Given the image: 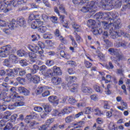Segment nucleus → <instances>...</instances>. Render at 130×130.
<instances>
[{"label": "nucleus", "mask_w": 130, "mask_h": 130, "mask_svg": "<svg viewBox=\"0 0 130 130\" xmlns=\"http://www.w3.org/2000/svg\"><path fill=\"white\" fill-rule=\"evenodd\" d=\"M68 99L67 96H62L58 99V102L60 103H64L66 101H67V100Z\"/></svg>", "instance_id": "3c124183"}, {"label": "nucleus", "mask_w": 130, "mask_h": 130, "mask_svg": "<svg viewBox=\"0 0 130 130\" xmlns=\"http://www.w3.org/2000/svg\"><path fill=\"white\" fill-rule=\"evenodd\" d=\"M42 18L45 22H47L48 20H49L50 17H49L47 15L45 14H43L42 15Z\"/></svg>", "instance_id": "338daca9"}, {"label": "nucleus", "mask_w": 130, "mask_h": 130, "mask_svg": "<svg viewBox=\"0 0 130 130\" xmlns=\"http://www.w3.org/2000/svg\"><path fill=\"white\" fill-rule=\"evenodd\" d=\"M17 25L19 27L25 28L27 27V20L23 17H18L17 18Z\"/></svg>", "instance_id": "9d476101"}, {"label": "nucleus", "mask_w": 130, "mask_h": 130, "mask_svg": "<svg viewBox=\"0 0 130 130\" xmlns=\"http://www.w3.org/2000/svg\"><path fill=\"white\" fill-rule=\"evenodd\" d=\"M108 128L110 130H117V127H115V124H114V123H113V122H110L109 126H108Z\"/></svg>", "instance_id": "8fccbe9b"}, {"label": "nucleus", "mask_w": 130, "mask_h": 130, "mask_svg": "<svg viewBox=\"0 0 130 130\" xmlns=\"http://www.w3.org/2000/svg\"><path fill=\"white\" fill-rule=\"evenodd\" d=\"M58 19L56 16H52L50 17V20L52 22V23H54V24H57V20Z\"/></svg>", "instance_id": "603ef678"}, {"label": "nucleus", "mask_w": 130, "mask_h": 130, "mask_svg": "<svg viewBox=\"0 0 130 130\" xmlns=\"http://www.w3.org/2000/svg\"><path fill=\"white\" fill-rule=\"evenodd\" d=\"M61 78L57 77H53L51 79V83L55 86L61 84Z\"/></svg>", "instance_id": "4468645a"}, {"label": "nucleus", "mask_w": 130, "mask_h": 130, "mask_svg": "<svg viewBox=\"0 0 130 130\" xmlns=\"http://www.w3.org/2000/svg\"><path fill=\"white\" fill-rule=\"evenodd\" d=\"M20 63L21 67H27V66H28V63H27V61L26 59H22L20 60Z\"/></svg>", "instance_id": "bf43d9fd"}, {"label": "nucleus", "mask_w": 130, "mask_h": 130, "mask_svg": "<svg viewBox=\"0 0 130 130\" xmlns=\"http://www.w3.org/2000/svg\"><path fill=\"white\" fill-rule=\"evenodd\" d=\"M104 19H107L108 22L102 21L103 24V28L105 30H109V33L112 39H116L118 37H121V35L124 34L122 32L120 33L114 30L120 28V23H121L120 19H117L115 22L111 18H108V17H104Z\"/></svg>", "instance_id": "f257e3e1"}, {"label": "nucleus", "mask_w": 130, "mask_h": 130, "mask_svg": "<svg viewBox=\"0 0 130 130\" xmlns=\"http://www.w3.org/2000/svg\"><path fill=\"white\" fill-rule=\"evenodd\" d=\"M32 119L30 117L29 115H27L24 119V121L25 123H30Z\"/></svg>", "instance_id": "0e129e2a"}, {"label": "nucleus", "mask_w": 130, "mask_h": 130, "mask_svg": "<svg viewBox=\"0 0 130 130\" xmlns=\"http://www.w3.org/2000/svg\"><path fill=\"white\" fill-rule=\"evenodd\" d=\"M103 106L104 109H110V105L107 101H105L104 102Z\"/></svg>", "instance_id": "864d4df0"}, {"label": "nucleus", "mask_w": 130, "mask_h": 130, "mask_svg": "<svg viewBox=\"0 0 130 130\" xmlns=\"http://www.w3.org/2000/svg\"><path fill=\"white\" fill-rule=\"evenodd\" d=\"M44 90V87H43L42 86H39L37 89V95H39V94H41V93H42V92H43Z\"/></svg>", "instance_id": "a18cd8bd"}, {"label": "nucleus", "mask_w": 130, "mask_h": 130, "mask_svg": "<svg viewBox=\"0 0 130 130\" xmlns=\"http://www.w3.org/2000/svg\"><path fill=\"white\" fill-rule=\"evenodd\" d=\"M38 124H39V123L36 122V121H32L29 123V126L31 129H36L38 127Z\"/></svg>", "instance_id": "bb28decb"}, {"label": "nucleus", "mask_w": 130, "mask_h": 130, "mask_svg": "<svg viewBox=\"0 0 130 130\" xmlns=\"http://www.w3.org/2000/svg\"><path fill=\"white\" fill-rule=\"evenodd\" d=\"M109 14L112 17L113 20L118 18V13L116 11L110 12ZM114 22H115V21H114Z\"/></svg>", "instance_id": "79ce46f5"}, {"label": "nucleus", "mask_w": 130, "mask_h": 130, "mask_svg": "<svg viewBox=\"0 0 130 130\" xmlns=\"http://www.w3.org/2000/svg\"><path fill=\"white\" fill-rule=\"evenodd\" d=\"M86 3L87 7L91 9V11H95L94 10V7H96V5L98 4V3L94 2L93 1L88 2V1H86Z\"/></svg>", "instance_id": "6ab92c4d"}, {"label": "nucleus", "mask_w": 130, "mask_h": 130, "mask_svg": "<svg viewBox=\"0 0 130 130\" xmlns=\"http://www.w3.org/2000/svg\"><path fill=\"white\" fill-rule=\"evenodd\" d=\"M105 68L107 70H113V69H114V66L112 64V62L110 61L108 64L105 66Z\"/></svg>", "instance_id": "49530a36"}, {"label": "nucleus", "mask_w": 130, "mask_h": 130, "mask_svg": "<svg viewBox=\"0 0 130 130\" xmlns=\"http://www.w3.org/2000/svg\"><path fill=\"white\" fill-rule=\"evenodd\" d=\"M92 32L94 35H98V34H102L103 33V30L101 28H99L98 26L94 27V29H92Z\"/></svg>", "instance_id": "393cba45"}, {"label": "nucleus", "mask_w": 130, "mask_h": 130, "mask_svg": "<svg viewBox=\"0 0 130 130\" xmlns=\"http://www.w3.org/2000/svg\"><path fill=\"white\" fill-rule=\"evenodd\" d=\"M7 6L6 4H2L0 5V12L7 13Z\"/></svg>", "instance_id": "09e8293b"}, {"label": "nucleus", "mask_w": 130, "mask_h": 130, "mask_svg": "<svg viewBox=\"0 0 130 130\" xmlns=\"http://www.w3.org/2000/svg\"><path fill=\"white\" fill-rule=\"evenodd\" d=\"M103 4L102 7L104 10H108V7H113L114 9H119L122 5V0H101ZM124 3H128L127 5H123L122 7L121 11H126V9H130V0H125Z\"/></svg>", "instance_id": "f03ea898"}, {"label": "nucleus", "mask_w": 130, "mask_h": 130, "mask_svg": "<svg viewBox=\"0 0 130 130\" xmlns=\"http://www.w3.org/2000/svg\"><path fill=\"white\" fill-rule=\"evenodd\" d=\"M11 101L12 102L24 101V97L22 95H19V93H16L12 96Z\"/></svg>", "instance_id": "9b49d317"}, {"label": "nucleus", "mask_w": 130, "mask_h": 130, "mask_svg": "<svg viewBox=\"0 0 130 130\" xmlns=\"http://www.w3.org/2000/svg\"><path fill=\"white\" fill-rule=\"evenodd\" d=\"M6 92L7 91H3L0 94L1 102H2L3 104H5V103H7V102H11L12 95L10 97L8 96V93H7Z\"/></svg>", "instance_id": "6e6552de"}, {"label": "nucleus", "mask_w": 130, "mask_h": 130, "mask_svg": "<svg viewBox=\"0 0 130 130\" xmlns=\"http://www.w3.org/2000/svg\"><path fill=\"white\" fill-rule=\"evenodd\" d=\"M43 24V22L40 20L32 21L31 22V27L32 29H37V28H39V26L42 25Z\"/></svg>", "instance_id": "dca6fc26"}, {"label": "nucleus", "mask_w": 130, "mask_h": 130, "mask_svg": "<svg viewBox=\"0 0 130 130\" xmlns=\"http://www.w3.org/2000/svg\"><path fill=\"white\" fill-rule=\"evenodd\" d=\"M38 45L40 48L38 46L34 45H28L27 47L30 51H32L35 53H39L40 55H42L43 52H44L43 49L45 48V45L44 44V43L40 41L38 42Z\"/></svg>", "instance_id": "20e7f679"}, {"label": "nucleus", "mask_w": 130, "mask_h": 130, "mask_svg": "<svg viewBox=\"0 0 130 130\" xmlns=\"http://www.w3.org/2000/svg\"><path fill=\"white\" fill-rule=\"evenodd\" d=\"M84 64L87 69H91V67H92V63L89 62V61L85 60Z\"/></svg>", "instance_id": "69168bd1"}, {"label": "nucleus", "mask_w": 130, "mask_h": 130, "mask_svg": "<svg viewBox=\"0 0 130 130\" xmlns=\"http://www.w3.org/2000/svg\"><path fill=\"white\" fill-rule=\"evenodd\" d=\"M109 52H110L111 55H116V57L111 56V59L113 62H114L117 66H120L119 61L120 60H123L124 59V56L122 53H119L117 51V49H114L113 48H110L108 49Z\"/></svg>", "instance_id": "7ed1b4c3"}, {"label": "nucleus", "mask_w": 130, "mask_h": 130, "mask_svg": "<svg viewBox=\"0 0 130 130\" xmlns=\"http://www.w3.org/2000/svg\"><path fill=\"white\" fill-rule=\"evenodd\" d=\"M53 122V119H49L46 121L45 122V124L46 125V126L48 127V128H49V126H50V124Z\"/></svg>", "instance_id": "4d7b16f0"}, {"label": "nucleus", "mask_w": 130, "mask_h": 130, "mask_svg": "<svg viewBox=\"0 0 130 130\" xmlns=\"http://www.w3.org/2000/svg\"><path fill=\"white\" fill-rule=\"evenodd\" d=\"M48 75L51 76V77H53V76H61L62 75V71H61L59 67L54 66L52 70L51 69L48 70Z\"/></svg>", "instance_id": "423d86ee"}, {"label": "nucleus", "mask_w": 130, "mask_h": 130, "mask_svg": "<svg viewBox=\"0 0 130 130\" xmlns=\"http://www.w3.org/2000/svg\"><path fill=\"white\" fill-rule=\"evenodd\" d=\"M46 64L48 66V67H52V66L54 64V62L52 60L48 59L46 60Z\"/></svg>", "instance_id": "6e6d98bb"}, {"label": "nucleus", "mask_w": 130, "mask_h": 130, "mask_svg": "<svg viewBox=\"0 0 130 130\" xmlns=\"http://www.w3.org/2000/svg\"><path fill=\"white\" fill-rule=\"evenodd\" d=\"M46 30H47V27L46 26H44L43 24L39 25L38 28V31L40 33H45V32H46Z\"/></svg>", "instance_id": "2f4dec72"}, {"label": "nucleus", "mask_w": 130, "mask_h": 130, "mask_svg": "<svg viewBox=\"0 0 130 130\" xmlns=\"http://www.w3.org/2000/svg\"><path fill=\"white\" fill-rule=\"evenodd\" d=\"M28 56L29 58H31V59H34V58H36L37 57L36 54L32 52L28 53Z\"/></svg>", "instance_id": "e2e57ef3"}, {"label": "nucleus", "mask_w": 130, "mask_h": 130, "mask_svg": "<svg viewBox=\"0 0 130 130\" xmlns=\"http://www.w3.org/2000/svg\"><path fill=\"white\" fill-rule=\"evenodd\" d=\"M104 41L105 43H106V46H107V47H111V46H112V43L108 39L104 40Z\"/></svg>", "instance_id": "680f3d73"}, {"label": "nucleus", "mask_w": 130, "mask_h": 130, "mask_svg": "<svg viewBox=\"0 0 130 130\" xmlns=\"http://www.w3.org/2000/svg\"><path fill=\"white\" fill-rule=\"evenodd\" d=\"M87 1L89 0H73L74 5H84L87 3Z\"/></svg>", "instance_id": "f704fd0d"}, {"label": "nucleus", "mask_w": 130, "mask_h": 130, "mask_svg": "<svg viewBox=\"0 0 130 130\" xmlns=\"http://www.w3.org/2000/svg\"><path fill=\"white\" fill-rule=\"evenodd\" d=\"M48 100L51 103L53 104H56L57 105L58 104V100H57V96L55 95H51L48 98Z\"/></svg>", "instance_id": "aec40b11"}, {"label": "nucleus", "mask_w": 130, "mask_h": 130, "mask_svg": "<svg viewBox=\"0 0 130 130\" xmlns=\"http://www.w3.org/2000/svg\"><path fill=\"white\" fill-rule=\"evenodd\" d=\"M69 103H70V104L74 105V103H76V102H77V101L74 97L70 96L69 99Z\"/></svg>", "instance_id": "052dcab7"}, {"label": "nucleus", "mask_w": 130, "mask_h": 130, "mask_svg": "<svg viewBox=\"0 0 130 130\" xmlns=\"http://www.w3.org/2000/svg\"><path fill=\"white\" fill-rule=\"evenodd\" d=\"M6 75L8 76V77H15V73H14V71H13V70L11 69H6Z\"/></svg>", "instance_id": "4c0bfd02"}, {"label": "nucleus", "mask_w": 130, "mask_h": 130, "mask_svg": "<svg viewBox=\"0 0 130 130\" xmlns=\"http://www.w3.org/2000/svg\"><path fill=\"white\" fill-rule=\"evenodd\" d=\"M104 16V13L102 12H99L94 15V19H95V20H98L99 22H100V20H101V19H103Z\"/></svg>", "instance_id": "7c9ffc66"}, {"label": "nucleus", "mask_w": 130, "mask_h": 130, "mask_svg": "<svg viewBox=\"0 0 130 130\" xmlns=\"http://www.w3.org/2000/svg\"><path fill=\"white\" fill-rule=\"evenodd\" d=\"M21 5H23V3L19 0L14 1L13 4H6V13L10 12V11H12V10H13V7L17 8L20 7Z\"/></svg>", "instance_id": "0eeeda50"}, {"label": "nucleus", "mask_w": 130, "mask_h": 130, "mask_svg": "<svg viewBox=\"0 0 130 130\" xmlns=\"http://www.w3.org/2000/svg\"><path fill=\"white\" fill-rule=\"evenodd\" d=\"M38 130H50L45 124H43L38 127Z\"/></svg>", "instance_id": "5fc2aeb1"}, {"label": "nucleus", "mask_w": 130, "mask_h": 130, "mask_svg": "<svg viewBox=\"0 0 130 130\" xmlns=\"http://www.w3.org/2000/svg\"><path fill=\"white\" fill-rule=\"evenodd\" d=\"M59 40H60V41L63 44H67L68 43V40L62 36L59 38Z\"/></svg>", "instance_id": "13d9d810"}, {"label": "nucleus", "mask_w": 130, "mask_h": 130, "mask_svg": "<svg viewBox=\"0 0 130 130\" xmlns=\"http://www.w3.org/2000/svg\"><path fill=\"white\" fill-rule=\"evenodd\" d=\"M87 24L88 27L92 29H94V28L97 27V25H96V21L93 19H89L87 22Z\"/></svg>", "instance_id": "f3484780"}, {"label": "nucleus", "mask_w": 130, "mask_h": 130, "mask_svg": "<svg viewBox=\"0 0 130 130\" xmlns=\"http://www.w3.org/2000/svg\"><path fill=\"white\" fill-rule=\"evenodd\" d=\"M18 26H19L18 25V19L16 21L14 19H13L9 25H8L9 29H11V30H13V29L16 27H18Z\"/></svg>", "instance_id": "a211bd4d"}, {"label": "nucleus", "mask_w": 130, "mask_h": 130, "mask_svg": "<svg viewBox=\"0 0 130 130\" xmlns=\"http://www.w3.org/2000/svg\"><path fill=\"white\" fill-rule=\"evenodd\" d=\"M1 89L4 92H9L11 86L7 83H3L1 85Z\"/></svg>", "instance_id": "4be33fe9"}, {"label": "nucleus", "mask_w": 130, "mask_h": 130, "mask_svg": "<svg viewBox=\"0 0 130 130\" xmlns=\"http://www.w3.org/2000/svg\"><path fill=\"white\" fill-rule=\"evenodd\" d=\"M70 39L72 41L71 44L72 46H73V47H75V48H77V47H78V43H77V41H76V40H75L74 37L71 36Z\"/></svg>", "instance_id": "ea45409f"}, {"label": "nucleus", "mask_w": 130, "mask_h": 130, "mask_svg": "<svg viewBox=\"0 0 130 130\" xmlns=\"http://www.w3.org/2000/svg\"><path fill=\"white\" fill-rule=\"evenodd\" d=\"M73 34L75 36V39L78 44H80L81 42H83V38L81 37V36L78 34V32L74 31Z\"/></svg>", "instance_id": "b1692460"}, {"label": "nucleus", "mask_w": 130, "mask_h": 130, "mask_svg": "<svg viewBox=\"0 0 130 130\" xmlns=\"http://www.w3.org/2000/svg\"><path fill=\"white\" fill-rule=\"evenodd\" d=\"M0 57H7L10 53H12L13 51L12 46L8 45L1 48Z\"/></svg>", "instance_id": "39448f33"}, {"label": "nucleus", "mask_w": 130, "mask_h": 130, "mask_svg": "<svg viewBox=\"0 0 130 130\" xmlns=\"http://www.w3.org/2000/svg\"><path fill=\"white\" fill-rule=\"evenodd\" d=\"M77 106L78 108H81V107H86V104L85 102L79 103L77 104Z\"/></svg>", "instance_id": "774afa93"}, {"label": "nucleus", "mask_w": 130, "mask_h": 130, "mask_svg": "<svg viewBox=\"0 0 130 130\" xmlns=\"http://www.w3.org/2000/svg\"><path fill=\"white\" fill-rule=\"evenodd\" d=\"M127 44L128 43L126 41L124 40H120L115 44V47H117V48L122 47L123 48H124V49H126V48H127Z\"/></svg>", "instance_id": "1a4fd4ad"}, {"label": "nucleus", "mask_w": 130, "mask_h": 130, "mask_svg": "<svg viewBox=\"0 0 130 130\" xmlns=\"http://www.w3.org/2000/svg\"><path fill=\"white\" fill-rule=\"evenodd\" d=\"M93 88L96 91V92H97L98 93H100V94H102V93L103 92V89H102V88H101V87L99 85H94Z\"/></svg>", "instance_id": "58836bf2"}, {"label": "nucleus", "mask_w": 130, "mask_h": 130, "mask_svg": "<svg viewBox=\"0 0 130 130\" xmlns=\"http://www.w3.org/2000/svg\"><path fill=\"white\" fill-rule=\"evenodd\" d=\"M98 57L101 60H105V55L102 53V52L99 51L98 53Z\"/></svg>", "instance_id": "de8ad7c7"}, {"label": "nucleus", "mask_w": 130, "mask_h": 130, "mask_svg": "<svg viewBox=\"0 0 130 130\" xmlns=\"http://www.w3.org/2000/svg\"><path fill=\"white\" fill-rule=\"evenodd\" d=\"M81 12L82 13H89L90 17H92L96 13L95 11H91V9L89 8L87 5L86 6L83 7L80 10Z\"/></svg>", "instance_id": "f8f14e48"}, {"label": "nucleus", "mask_w": 130, "mask_h": 130, "mask_svg": "<svg viewBox=\"0 0 130 130\" xmlns=\"http://www.w3.org/2000/svg\"><path fill=\"white\" fill-rule=\"evenodd\" d=\"M18 92L24 96H28L30 94L29 90L24 87H19L18 88Z\"/></svg>", "instance_id": "ddd939ff"}, {"label": "nucleus", "mask_w": 130, "mask_h": 130, "mask_svg": "<svg viewBox=\"0 0 130 130\" xmlns=\"http://www.w3.org/2000/svg\"><path fill=\"white\" fill-rule=\"evenodd\" d=\"M69 84H71V83H75L76 81H77V77L76 76H69L67 79Z\"/></svg>", "instance_id": "473e14b6"}, {"label": "nucleus", "mask_w": 130, "mask_h": 130, "mask_svg": "<svg viewBox=\"0 0 130 130\" xmlns=\"http://www.w3.org/2000/svg\"><path fill=\"white\" fill-rule=\"evenodd\" d=\"M17 119H18V115L17 114H14L11 116L10 120L11 122L16 123V120H17Z\"/></svg>", "instance_id": "c03bdc74"}, {"label": "nucleus", "mask_w": 130, "mask_h": 130, "mask_svg": "<svg viewBox=\"0 0 130 130\" xmlns=\"http://www.w3.org/2000/svg\"><path fill=\"white\" fill-rule=\"evenodd\" d=\"M72 112V109L70 107H65L64 109L61 111V113L62 114H69Z\"/></svg>", "instance_id": "c9c22d12"}, {"label": "nucleus", "mask_w": 130, "mask_h": 130, "mask_svg": "<svg viewBox=\"0 0 130 130\" xmlns=\"http://www.w3.org/2000/svg\"><path fill=\"white\" fill-rule=\"evenodd\" d=\"M31 82L34 84H39L40 82V77L36 75H33L31 77Z\"/></svg>", "instance_id": "a878e982"}, {"label": "nucleus", "mask_w": 130, "mask_h": 130, "mask_svg": "<svg viewBox=\"0 0 130 130\" xmlns=\"http://www.w3.org/2000/svg\"><path fill=\"white\" fill-rule=\"evenodd\" d=\"M94 111L95 112L94 114L95 115H98V116H101V115H103V112L101 111V110L99 109V108H96L94 109Z\"/></svg>", "instance_id": "37998d69"}, {"label": "nucleus", "mask_w": 130, "mask_h": 130, "mask_svg": "<svg viewBox=\"0 0 130 130\" xmlns=\"http://www.w3.org/2000/svg\"><path fill=\"white\" fill-rule=\"evenodd\" d=\"M72 26L73 29L75 30L74 32H81L82 31V26L78 24V23L73 22H72Z\"/></svg>", "instance_id": "2eb2a0df"}, {"label": "nucleus", "mask_w": 130, "mask_h": 130, "mask_svg": "<svg viewBox=\"0 0 130 130\" xmlns=\"http://www.w3.org/2000/svg\"><path fill=\"white\" fill-rule=\"evenodd\" d=\"M81 90L83 93H85L86 94H92L93 93V89L90 87H82Z\"/></svg>", "instance_id": "412c9836"}, {"label": "nucleus", "mask_w": 130, "mask_h": 130, "mask_svg": "<svg viewBox=\"0 0 130 130\" xmlns=\"http://www.w3.org/2000/svg\"><path fill=\"white\" fill-rule=\"evenodd\" d=\"M75 120V115L72 114L67 116L65 118V121L67 123H70Z\"/></svg>", "instance_id": "cd10ccee"}, {"label": "nucleus", "mask_w": 130, "mask_h": 130, "mask_svg": "<svg viewBox=\"0 0 130 130\" xmlns=\"http://www.w3.org/2000/svg\"><path fill=\"white\" fill-rule=\"evenodd\" d=\"M94 107H87L84 108V112L85 114H91L92 112H94Z\"/></svg>", "instance_id": "c756f323"}, {"label": "nucleus", "mask_w": 130, "mask_h": 130, "mask_svg": "<svg viewBox=\"0 0 130 130\" xmlns=\"http://www.w3.org/2000/svg\"><path fill=\"white\" fill-rule=\"evenodd\" d=\"M78 88H79V85L77 84H73L70 87L71 92L73 93L78 92Z\"/></svg>", "instance_id": "e433bc0d"}, {"label": "nucleus", "mask_w": 130, "mask_h": 130, "mask_svg": "<svg viewBox=\"0 0 130 130\" xmlns=\"http://www.w3.org/2000/svg\"><path fill=\"white\" fill-rule=\"evenodd\" d=\"M11 63H12V61H11L9 57L8 58L5 59L4 61V65L5 66V67L12 68V65Z\"/></svg>", "instance_id": "72a5a7b5"}, {"label": "nucleus", "mask_w": 130, "mask_h": 130, "mask_svg": "<svg viewBox=\"0 0 130 130\" xmlns=\"http://www.w3.org/2000/svg\"><path fill=\"white\" fill-rule=\"evenodd\" d=\"M12 63H18L19 60H18V57L15 55H10L9 57Z\"/></svg>", "instance_id": "c85d7f7f"}, {"label": "nucleus", "mask_w": 130, "mask_h": 130, "mask_svg": "<svg viewBox=\"0 0 130 130\" xmlns=\"http://www.w3.org/2000/svg\"><path fill=\"white\" fill-rule=\"evenodd\" d=\"M61 114V112H59L58 110L54 109L51 112L52 116H59Z\"/></svg>", "instance_id": "a19ab883"}, {"label": "nucleus", "mask_w": 130, "mask_h": 130, "mask_svg": "<svg viewBox=\"0 0 130 130\" xmlns=\"http://www.w3.org/2000/svg\"><path fill=\"white\" fill-rule=\"evenodd\" d=\"M3 130H18L17 127H13V124L11 123H8Z\"/></svg>", "instance_id": "5701e85b"}]
</instances>
